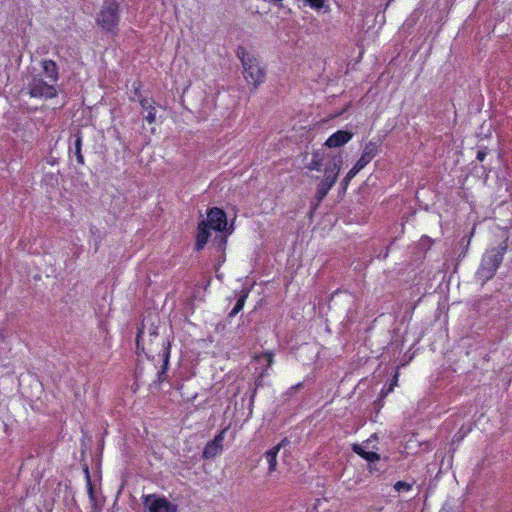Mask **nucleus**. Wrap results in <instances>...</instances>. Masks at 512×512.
<instances>
[{
  "label": "nucleus",
  "mask_w": 512,
  "mask_h": 512,
  "mask_svg": "<svg viewBox=\"0 0 512 512\" xmlns=\"http://www.w3.org/2000/svg\"><path fill=\"white\" fill-rule=\"evenodd\" d=\"M353 451L368 461V469L371 473H373V463H376L380 460V455L374 451H366L357 445L354 446Z\"/></svg>",
  "instance_id": "13"
},
{
  "label": "nucleus",
  "mask_w": 512,
  "mask_h": 512,
  "mask_svg": "<svg viewBox=\"0 0 512 512\" xmlns=\"http://www.w3.org/2000/svg\"><path fill=\"white\" fill-rule=\"evenodd\" d=\"M207 226L215 231H224L227 226V216L224 210L218 207L210 208L207 211Z\"/></svg>",
  "instance_id": "7"
},
{
  "label": "nucleus",
  "mask_w": 512,
  "mask_h": 512,
  "mask_svg": "<svg viewBox=\"0 0 512 512\" xmlns=\"http://www.w3.org/2000/svg\"><path fill=\"white\" fill-rule=\"evenodd\" d=\"M508 240L509 238L506 237L498 247L491 248L484 253L477 270L479 279L488 281L495 276L508 250Z\"/></svg>",
  "instance_id": "2"
},
{
  "label": "nucleus",
  "mask_w": 512,
  "mask_h": 512,
  "mask_svg": "<svg viewBox=\"0 0 512 512\" xmlns=\"http://www.w3.org/2000/svg\"><path fill=\"white\" fill-rule=\"evenodd\" d=\"M120 20L119 4L116 0H104L98 16L97 23L108 32L117 30Z\"/></svg>",
  "instance_id": "6"
},
{
  "label": "nucleus",
  "mask_w": 512,
  "mask_h": 512,
  "mask_svg": "<svg viewBox=\"0 0 512 512\" xmlns=\"http://www.w3.org/2000/svg\"><path fill=\"white\" fill-rule=\"evenodd\" d=\"M82 142H83L82 133L80 131H78L74 135V155H75L76 161L79 165H84V163H85L84 156L82 154Z\"/></svg>",
  "instance_id": "18"
},
{
  "label": "nucleus",
  "mask_w": 512,
  "mask_h": 512,
  "mask_svg": "<svg viewBox=\"0 0 512 512\" xmlns=\"http://www.w3.org/2000/svg\"><path fill=\"white\" fill-rule=\"evenodd\" d=\"M486 156H487V153H486L485 151H483V150H479V151L477 152V156H476V158H477V160H479V161H481V162H482V161H484V159L486 158Z\"/></svg>",
  "instance_id": "28"
},
{
  "label": "nucleus",
  "mask_w": 512,
  "mask_h": 512,
  "mask_svg": "<svg viewBox=\"0 0 512 512\" xmlns=\"http://www.w3.org/2000/svg\"><path fill=\"white\" fill-rule=\"evenodd\" d=\"M84 472H85V477H86V483H87V488H88V492L90 494L91 497H93L94 495V489H93V485H92V482H91V477H90V473H89V469L88 467H86L84 469Z\"/></svg>",
  "instance_id": "25"
},
{
  "label": "nucleus",
  "mask_w": 512,
  "mask_h": 512,
  "mask_svg": "<svg viewBox=\"0 0 512 512\" xmlns=\"http://www.w3.org/2000/svg\"><path fill=\"white\" fill-rule=\"evenodd\" d=\"M227 431V428L222 429L212 440L214 443L218 444L219 446L223 447V441L225 437V433Z\"/></svg>",
  "instance_id": "26"
},
{
  "label": "nucleus",
  "mask_w": 512,
  "mask_h": 512,
  "mask_svg": "<svg viewBox=\"0 0 512 512\" xmlns=\"http://www.w3.org/2000/svg\"><path fill=\"white\" fill-rule=\"evenodd\" d=\"M250 289L244 288L240 291L239 297L233 309L229 312L228 317H235L244 307L246 300L249 296Z\"/></svg>",
  "instance_id": "17"
},
{
  "label": "nucleus",
  "mask_w": 512,
  "mask_h": 512,
  "mask_svg": "<svg viewBox=\"0 0 512 512\" xmlns=\"http://www.w3.org/2000/svg\"><path fill=\"white\" fill-rule=\"evenodd\" d=\"M272 1L278 3V2H282L283 0H272Z\"/></svg>",
  "instance_id": "33"
},
{
  "label": "nucleus",
  "mask_w": 512,
  "mask_h": 512,
  "mask_svg": "<svg viewBox=\"0 0 512 512\" xmlns=\"http://www.w3.org/2000/svg\"><path fill=\"white\" fill-rule=\"evenodd\" d=\"M209 227L207 226V223L205 221H201L198 225L197 229V235H196V243H195V250L201 251L204 246L207 244L209 237H210V231Z\"/></svg>",
  "instance_id": "12"
},
{
  "label": "nucleus",
  "mask_w": 512,
  "mask_h": 512,
  "mask_svg": "<svg viewBox=\"0 0 512 512\" xmlns=\"http://www.w3.org/2000/svg\"><path fill=\"white\" fill-rule=\"evenodd\" d=\"M380 144L375 141H369L365 144L362 154L354 164L358 169H364L379 153Z\"/></svg>",
  "instance_id": "9"
},
{
  "label": "nucleus",
  "mask_w": 512,
  "mask_h": 512,
  "mask_svg": "<svg viewBox=\"0 0 512 512\" xmlns=\"http://www.w3.org/2000/svg\"><path fill=\"white\" fill-rule=\"evenodd\" d=\"M157 339L158 334L154 331L150 334L148 346H145V342L143 340V330L139 329L136 337V349L139 354L143 353L147 358H154V353L156 352L161 354L163 364L161 370L157 372V382L161 383L164 381L168 369L170 343L164 338L160 339V342H157Z\"/></svg>",
  "instance_id": "1"
},
{
  "label": "nucleus",
  "mask_w": 512,
  "mask_h": 512,
  "mask_svg": "<svg viewBox=\"0 0 512 512\" xmlns=\"http://www.w3.org/2000/svg\"><path fill=\"white\" fill-rule=\"evenodd\" d=\"M223 448L218 444L214 443L212 440L207 442L203 449L202 457L204 459H211L221 454Z\"/></svg>",
  "instance_id": "19"
},
{
  "label": "nucleus",
  "mask_w": 512,
  "mask_h": 512,
  "mask_svg": "<svg viewBox=\"0 0 512 512\" xmlns=\"http://www.w3.org/2000/svg\"><path fill=\"white\" fill-rule=\"evenodd\" d=\"M352 137V132L347 130H338L327 138L324 145L328 148H339L347 144Z\"/></svg>",
  "instance_id": "10"
},
{
  "label": "nucleus",
  "mask_w": 512,
  "mask_h": 512,
  "mask_svg": "<svg viewBox=\"0 0 512 512\" xmlns=\"http://www.w3.org/2000/svg\"><path fill=\"white\" fill-rule=\"evenodd\" d=\"M256 393H257V386L253 387V389L251 391V396H250V404L251 405H253V403H254Z\"/></svg>",
  "instance_id": "29"
},
{
  "label": "nucleus",
  "mask_w": 512,
  "mask_h": 512,
  "mask_svg": "<svg viewBox=\"0 0 512 512\" xmlns=\"http://www.w3.org/2000/svg\"><path fill=\"white\" fill-rule=\"evenodd\" d=\"M139 104L143 111L146 112L144 117L145 121L149 124L155 123L156 121V102L153 98L141 97Z\"/></svg>",
  "instance_id": "11"
},
{
  "label": "nucleus",
  "mask_w": 512,
  "mask_h": 512,
  "mask_svg": "<svg viewBox=\"0 0 512 512\" xmlns=\"http://www.w3.org/2000/svg\"><path fill=\"white\" fill-rule=\"evenodd\" d=\"M305 2L312 8L320 10L325 5V0H305Z\"/></svg>",
  "instance_id": "23"
},
{
  "label": "nucleus",
  "mask_w": 512,
  "mask_h": 512,
  "mask_svg": "<svg viewBox=\"0 0 512 512\" xmlns=\"http://www.w3.org/2000/svg\"><path fill=\"white\" fill-rule=\"evenodd\" d=\"M282 447V442L273 446L265 453V458L268 463V472L273 473L277 469V457Z\"/></svg>",
  "instance_id": "15"
},
{
  "label": "nucleus",
  "mask_w": 512,
  "mask_h": 512,
  "mask_svg": "<svg viewBox=\"0 0 512 512\" xmlns=\"http://www.w3.org/2000/svg\"><path fill=\"white\" fill-rule=\"evenodd\" d=\"M42 65L43 79L34 78V97L54 98L57 96L55 83L58 81V67L53 60H44Z\"/></svg>",
  "instance_id": "3"
},
{
  "label": "nucleus",
  "mask_w": 512,
  "mask_h": 512,
  "mask_svg": "<svg viewBox=\"0 0 512 512\" xmlns=\"http://www.w3.org/2000/svg\"><path fill=\"white\" fill-rule=\"evenodd\" d=\"M393 487L397 492H409L413 488V483H408L406 481H397Z\"/></svg>",
  "instance_id": "22"
},
{
  "label": "nucleus",
  "mask_w": 512,
  "mask_h": 512,
  "mask_svg": "<svg viewBox=\"0 0 512 512\" xmlns=\"http://www.w3.org/2000/svg\"><path fill=\"white\" fill-rule=\"evenodd\" d=\"M254 359L258 362H261V360L265 361V371L270 368L274 363V353L272 351H264L260 354H257L254 356Z\"/></svg>",
  "instance_id": "20"
},
{
  "label": "nucleus",
  "mask_w": 512,
  "mask_h": 512,
  "mask_svg": "<svg viewBox=\"0 0 512 512\" xmlns=\"http://www.w3.org/2000/svg\"><path fill=\"white\" fill-rule=\"evenodd\" d=\"M324 160H325V153L321 150H315L312 152L311 160L306 165V168L309 171L320 172L322 170Z\"/></svg>",
  "instance_id": "14"
},
{
  "label": "nucleus",
  "mask_w": 512,
  "mask_h": 512,
  "mask_svg": "<svg viewBox=\"0 0 512 512\" xmlns=\"http://www.w3.org/2000/svg\"><path fill=\"white\" fill-rule=\"evenodd\" d=\"M236 54L243 66L244 79L249 85H253V88L256 89L265 81V68L261 66L259 60L253 54L249 53L242 46L237 48Z\"/></svg>",
  "instance_id": "4"
},
{
  "label": "nucleus",
  "mask_w": 512,
  "mask_h": 512,
  "mask_svg": "<svg viewBox=\"0 0 512 512\" xmlns=\"http://www.w3.org/2000/svg\"><path fill=\"white\" fill-rule=\"evenodd\" d=\"M361 170L358 169L355 165L347 172L345 177L341 181V188L343 191H346L351 180L360 172Z\"/></svg>",
  "instance_id": "21"
},
{
  "label": "nucleus",
  "mask_w": 512,
  "mask_h": 512,
  "mask_svg": "<svg viewBox=\"0 0 512 512\" xmlns=\"http://www.w3.org/2000/svg\"><path fill=\"white\" fill-rule=\"evenodd\" d=\"M250 289L244 288L240 291L239 297L233 309L229 312L228 317H235L244 307L246 300L249 296Z\"/></svg>",
  "instance_id": "16"
},
{
  "label": "nucleus",
  "mask_w": 512,
  "mask_h": 512,
  "mask_svg": "<svg viewBox=\"0 0 512 512\" xmlns=\"http://www.w3.org/2000/svg\"><path fill=\"white\" fill-rule=\"evenodd\" d=\"M133 87H134V91H133V92H134V95H135L136 97H138V100H139L141 97H143V96L141 95V92H140V88H141V84H140V82H137V83L135 82V83L133 84Z\"/></svg>",
  "instance_id": "27"
},
{
  "label": "nucleus",
  "mask_w": 512,
  "mask_h": 512,
  "mask_svg": "<svg viewBox=\"0 0 512 512\" xmlns=\"http://www.w3.org/2000/svg\"><path fill=\"white\" fill-rule=\"evenodd\" d=\"M342 159L334 160L324 169V179H322L316 188L315 200L317 204L321 203L327 196L331 188L335 185L341 169Z\"/></svg>",
  "instance_id": "5"
},
{
  "label": "nucleus",
  "mask_w": 512,
  "mask_h": 512,
  "mask_svg": "<svg viewBox=\"0 0 512 512\" xmlns=\"http://www.w3.org/2000/svg\"><path fill=\"white\" fill-rule=\"evenodd\" d=\"M374 471L380 472V469H378V468L376 467L375 463H373V472H374Z\"/></svg>",
  "instance_id": "32"
},
{
  "label": "nucleus",
  "mask_w": 512,
  "mask_h": 512,
  "mask_svg": "<svg viewBox=\"0 0 512 512\" xmlns=\"http://www.w3.org/2000/svg\"><path fill=\"white\" fill-rule=\"evenodd\" d=\"M303 387V382H298L297 384L290 387V390H298Z\"/></svg>",
  "instance_id": "30"
},
{
  "label": "nucleus",
  "mask_w": 512,
  "mask_h": 512,
  "mask_svg": "<svg viewBox=\"0 0 512 512\" xmlns=\"http://www.w3.org/2000/svg\"><path fill=\"white\" fill-rule=\"evenodd\" d=\"M398 378H399V373L396 372L393 375L392 379L390 380L388 387L386 388L385 395L389 394L390 392H392L394 390L395 386H397V384H398Z\"/></svg>",
  "instance_id": "24"
},
{
  "label": "nucleus",
  "mask_w": 512,
  "mask_h": 512,
  "mask_svg": "<svg viewBox=\"0 0 512 512\" xmlns=\"http://www.w3.org/2000/svg\"><path fill=\"white\" fill-rule=\"evenodd\" d=\"M0 427L2 428L3 431L6 430V424L0 420Z\"/></svg>",
  "instance_id": "31"
},
{
  "label": "nucleus",
  "mask_w": 512,
  "mask_h": 512,
  "mask_svg": "<svg viewBox=\"0 0 512 512\" xmlns=\"http://www.w3.org/2000/svg\"><path fill=\"white\" fill-rule=\"evenodd\" d=\"M144 504L149 512H177V505L172 504L165 497L146 496Z\"/></svg>",
  "instance_id": "8"
}]
</instances>
